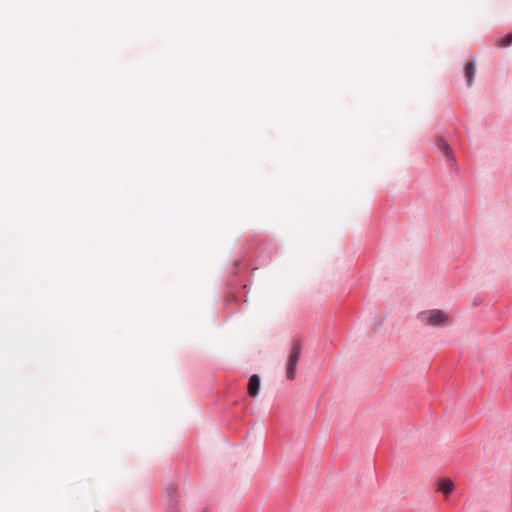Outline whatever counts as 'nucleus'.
<instances>
[{
	"mask_svg": "<svg viewBox=\"0 0 512 512\" xmlns=\"http://www.w3.org/2000/svg\"><path fill=\"white\" fill-rule=\"evenodd\" d=\"M302 347L299 340H294L291 344L286 364V378L290 381L296 378V369L302 354Z\"/></svg>",
	"mask_w": 512,
	"mask_h": 512,
	"instance_id": "1",
	"label": "nucleus"
},
{
	"mask_svg": "<svg viewBox=\"0 0 512 512\" xmlns=\"http://www.w3.org/2000/svg\"><path fill=\"white\" fill-rule=\"evenodd\" d=\"M418 317L422 323L429 326H441L449 323L448 315L437 309L423 311Z\"/></svg>",
	"mask_w": 512,
	"mask_h": 512,
	"instance_id": "2",
	"label": "nucleus"
},
{
	"mask_svg": "<svg viewBox=\"0 0 512 512\" xmlns=\"http://www.w3.org/2000/svg\"><path fill=\"white\" fill-rule=\"evenodd\" d=\"M437 490L448 496L455 490V483L449 478H441L437 481Z\"/></svg>",
	"mask_w": 512,
	"mask_h": 512,
	"instance_id": "3",
	"label": "nucleus"
},
{
	"mask_svg": "<svg viewBox=\"0 0 512 512\" xmlns=\"http://www.w3.org/2000/svg\"><path fill=\"white\" fill-rule=\"evenodd\" d=\"M260 390V377L257 374H253L248 383V394L255 398L259 394Z\"/></svg>",
	"mask_w": 512,
	"mask_h": 512,
	"instance_id": "4",
	"label": "nucleus"
},
{
	"mask_svg": "<svg viewBox=\"0 0 512 512\" xmlns=\"http://www.w3.org/2000/svg\"><path fill=\"white\" fill-rule=\"evenodd\" d=\"M437 146H438L439 150L445 155V157L447 158L448 161H450V162L454 161L453 150L444 139L439 138L437 140Z\"/></svg>",
	"mask_w": 512,
	"mask_h": 512,
	"instance_id": "5",
	"label": "nucleus"
},
{
	"mask_svg": "<svg viewBox=\"0 0 512 512\" xmlns=\"http://www.w3.org/2000/svg\"><path fill=\"white\" fill-rule=\"evenodd\" d=\"M475 73H476V63H475V61H469L466 64L465 70H464V76L466 78L467 85L472 84Z\"/></svg>",
	"mask_w": 512,
	"mask_h": 512,
	"instance_id": "6",
	"label": "nucleus"
},
{
	"mask_svg": "<svg viewBox=\"0 0 512 512\" xmlns=\"http://www.w3.org/2000/svg\"><path fill=\"white\" fill-rule=\"evenodd\" d=\"M512 43V33L507 34L506 36L498 39L497 46L498 47H508Z\"/></svg>",
	"mask_w": 512,
	"mask_h": 512,
	"instance_id": "7",
	"label": "nucleus"
}]
</instances>
